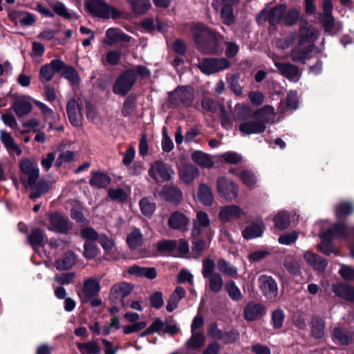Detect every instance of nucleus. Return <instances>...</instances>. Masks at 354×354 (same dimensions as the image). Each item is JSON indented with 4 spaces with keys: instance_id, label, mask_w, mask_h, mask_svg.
I'll use <instances>...</instances> for the list:
<instances>
[{
    "instance_id": "55",
    "label": "nucleus",
    "mask_w": 354,
    "mask_h": 354,
    "mask_svg": "<svg viewBox=\"0 0 354 354\" xmlns=\"http://www.w3.org/2000/svg\"><path fill=\"white\" fill-rule=\"evenodd\" d=\"M142 234L138 229H134L127 237V242L131 248H136L142 243Z\"/></svg>"
},
{
    "instance_id": "28",
    "label": "nucleus",
    "mask_w": 354,
    "mask_h": 354,
    "mask_svg": "<svg viewBox=\"0 0 354 354\" xmlns=\"http://www.w3.org/2000/svg\"><path fill=\"white\" fill-rule=\"evenodd\" d=\"M130 37L121 32L120 29L111 28L106 31V38L103 42L109 45H113L122 40L128 41Z\"/></svg>"
},
{
    "instance_id": "26",
    "label": "nucleus",
    "mask_w": 354,
    "mask_h": 354,
    "mask_svg": "<svg viewBox=\"0 0 354 354\" xmlns=\"http://www.w3.org/2000/svg\"><path fill=\"white\" fill-rule=\"evenodd\" d=\"M179 176L184 183L189 185L199 176V170L192 164H186L179 169Z\"/></svg>"
},
{
    "instance_id": "54",
    "label": "nucleus",
    "mask_w": 354,
    "mask_h": 354,
    "mask_svg": "<svg viewBox=\"0 0 354 354\" xmlns=\"http://www.w3.org/2000/svg\"><path fill=\"white\" fill-rule=\"evenodd\" d=\"M353 211V207L349 203H339L335 209V215L338 218L348 216Z\"/></svg>"
},
{
    "instance_id": "3",
    "label": "nucleus",
    "mask_w": 354,
    "mask_h": 354,
    "mask_svg": "<svg viewBox=\"0 0 354 354\" xmlns=\"http://www.w3.org/2000/svg\"><path fill=\"white\" fill-rule=\"evenodd\" d=\"M351 231L354 232V227L350 229L344 223H337L333 227L320 234V238L322 240L319 246L320 251L327 255L331 253L337 254V253L332 247L330 241L333 239H346Z\"/></svg>"
},
{
    "instance_id": "20",
    "label": "nucleus",
    "mask_w": 354,
    "mask_h": 354,
    "mask_svg": "<svg viewBox=\"0 0 354 354\" xmlns=\"http://www.w3.org/2000/svg\"><path fill=\"white\" fill-rule=\"evenodd\" d=\"M66 112L70 122L75 127H80L82 124L83 115L79 102L72 98L68 100L66 106Z\"/></svg>"
},
{
    "instance_id": "19",
    "label": "nucleus",
    "mask_w": 354,
    "mask_h": 354,
    "mask_svg": "<svg viewBox=\"0 0 354 354\" xmlns=\"http://www.w3.org/2000/svg\"><path fill=\"white\" fill-rule=\"evenodd\" d=\"M266 312V308L264 305L252 301L246 304L243 310V317L247 321H255L261 319Z\"/></svg>"
},
{
    "instance_id": "48",
    "label": "nucleus",
    "mask_w": 354,
    "mask_h": 354,
    "mask_svg": "<svg viewBox=\"0 0 354 354\" xmlns=\"http://www.w3.org/2000/svg\"><path fill=\"white\" fill-rule=\"evenodd\" d=\"M132 10L137 14H143L151 8L149 0H127Z\"/></svg>"
},
{
    "instance_id": "7",
    "label": "nucleus",
    "mask_w": 354,
    "mask_h": 354,
    "mask_svg": "<svg viewBox=\"0 0 354 354\" xmlns=\"http://www.w3.org/2000/svg\"><path fill=\"white\" fill-rule=\"evenodd\" d=\"M136 80L133 69L125 71L116 80L113 91L116 95H125L129 92Z\"/></svg>"
},
{
    "instance_id": "10",
    "label": "nucleus",
    "mask_w": 354,
    "mask_h": 354,
    "mask_svg": "<svg viewBox=\"0 0 354 354\" xmlns=\"http://www.w3.org/2000/svg\"><path fill=\"white\" fill-rule=\"evenodd\" d=\"M230 66L226 58H207L198 63V68L205 74L211 75L220 71L225 70Z\"/></svg>"
},
{
    "instance_id": "31",
    "label": "nucleus",
    "mask_w": 354,
    "mask_h": 354,
    "mask_svg": "<svg viewBox=\"0 0 354 354\" xmlns=\"http://www.w3.org/2000/svg\"><path fill=\"white\" fill-rule=\"evenodd\" d=\"M186 291L181 286H177L174 291L171 294L166 306L168 312H173L177 308L180 301L185 296Z\"/></svg>"
},
{
    "instance_id": "44",
    "label": "nucleus",
    "mask_w": 354,
    "mask_h": 354,
    "mask_svg": "<svg viewBox=\"0 0 354 354\" xmlns=\"http://www.w3.org/2000/svg\"><path fill=\"white\" fill-rule=\"evenodd\" d=\"M131 290L132 288L129 283H120L112 287L111 293L115 299H122L124 297L128 295Z\"/></svg>"
},
{
    "instance_id": "13",
    "label": "nucleus",
    "mask_w": 354,
    "mask_h": 354,
    "mask_svg": "<svg viewBox=\"0 0 354 354\" xmlns=\"http://www.w3.org/2000/svg\"><path fill=\"white\" fill-rule=\"evenodd\" d=\"M237 1L238 0H216L212 3L215 10H220L221 17L227 25H230L234 21L233 6Z\"/></svg>"
},
{
    "instance_id": "40",
    "label": "nucleus",
    "mask_w": 354,
    "mask_h": 354,
    "mask_svg": "<svg viewBox=\"0 0 354 354\" xmlns=\"http://www.w3.org/2000/svg\"><path fill=\"white\" fill-rule=\"evenodd\" d=\"M192 160L196 164L202 167L211 168L214 165V161L209 155L201 151H196L191 156Z\"/></svg>"
},
{
    "instance_id": "24",
    "label": "nucleus",
    "mask_w": 354,
    "mask_h": 354,
    "mask_svg": "<svg viewBox=\"0 0 354 354\" xmlns=\"http://www.w3.org/2000/svg\"><path fill=\"white\" fill-rule=\"evenodd\" d=\"M12 108L16 115L19 117H24L28 115L32 110V106L27 96L15 97Z\"/></svg>"
},
{
    "instance_id": "51",
    "label": "nucleus",
    "mask_w": 354,
    "mask_h": 354,
    "mask_svg": "<svg viewBox=\"0 0 354 354\" xmlns=\"http://www.w3.org/2000/svg\"><path fill=\"white\" fill-rule=\"evenodd\" d=\"M140 208L145 216H151L156 209V203L151 198L145 197L140 201Z\"/></svg>"
},
{
    "instance_id": "52",
    "label": "nucleus",
    "mask_w": 354,
    "mask_h": 354,
    "mask_svg": "<svg viewBox=\"0 0 354 354\" xmlns=\"http://www.w3.org/2000/svg\"><path fill=\"white\" fill-rule=\"evenodd\" d=\"M31 188H32V192L30 194V198L35 199L40 197L41 194L47 192L50 189V185L44 181H39Z\"/></svg>"
},
{
    "instance_id": "18",
    "label": "nucleus",
    "mask_w": 354,
    "mask_h": 354,
    "mask_svg": "<svg viewBox=\"0 0 354 354\" xmlns=\"http://www.w3.org/2000/svg\"><path fill=\"white\" fill-rule=\"evenodd\" d=\"M45 225L50 231L61 233L66 232L71 228L68 221L57 213L49 214L48 222Z\"/></svg>"
},
{
    "instance_id": "57",
    "label": "nucleus",
    "mask_w": 354,
    "mask_h": 354,
    "mask_svg": "<svg viewBox=\"0 0 354 354\" xmlns=\"http://www.w3.org/2000/svg\"><path fill=\"white\" fill-rule=\"evenodd\" d=\"M53 10L57 15L66 19H77L78 17L75 14L69 12L63 3L59 1L54 4Z\"/></svg>"
},
{
    "instance_id": "21",
    "label": "nucleus",
    "mask_w": 354,
    "mask_h": 354,
    "mask_svg": "<svg viewBox=\"0 0 354 354\" xmlns=\"http://www.w3.org/2000/svg\"><path fill=\"white\" fill-rule=\"evenodd\" d=\"M245 214L243 209L239 205H230L223 207L219 213L218 218L223 222L237 220Z\"/></svg>"
},
{
    "instance_id": "9",
    "label": "nucleus",
    "mask_w": 354,
    "mask_h": 354,
    "mask_svg": "<svg viewBox=\"0 0 354 354\" xmlns=\"http://www.w3.org/2000/svg\"><path fill=\"white\" fill-rule=\"evenodd\" d=\"M216 188L219 195L227 201H234L238 196L239 186L225 177H219L217 179Z\"/></svg>"
},
{
    "instance_id": "41",
    "label": "nucleus",
    "mask_w": 354,
    "mask_h": 354,
    "mask_svg": "<svg viewBox=\"0 0 354 354\" xmlns=\"http://www.w3.org/2000/svg\"><path fill=\"white\" fill-rule=\"evenodd\" d=\"M10 16L16 23L24 26H30L35 20L33 15L23 11H12Z\"/></svg>"
},
{
    "instance_id": "32",
    "label": "nucleus",
    "mask_w": 354,
    "mask_h": 354,
    "mask_svg": "<svg viewBox=\"0 0 354 354\" xmlns=\"http://www.w3.org/2000/svg\"><path fill=\"white\" fill-rule=\"evenodd\" d=\"M129 274L142 277H145L149 279H153L156 277L157 272L154 268H145L134 265L128 269Z\"/></svg>"
},
{
    "instance_id": "45",
    "label": "nucleus",
    "mask_w": 354,
    "mask_h": 354,
    "mask_svg": "<svg viewBox=\"0 0 354 354\" xmlns=\"http://www.w3.org/2000/svg\"><path fill=\"white\" fill-rule=\"evenodd\" d=\"M273 221L277 228L285 230L290 225V214L286 211H280L275 215Z\"/></svg>"
},
{
    "instance_id": "6",
    "label": "nucleus",
    "mask_w": 354,
    "mask_h": 354,
    "mask_svg": "<svg viewBox=\"0 0 354 354\" xmlns=\"http://www.w3.org/2000/svg\"><path fill=\"white\" fill-rule=\"evenodd\" d=\"M22 172L21 180L26 187H32L39 176V169L37 163L29 160H23L20 163Z\"/></svg>"
},
{
    "instance_id": "30",
    "label": "nucleus",
    "mask_w": 354,
    "mask_h": 354,
    "mask_svg": "<svg viewBox=\"0 0 354 354\" xmlns=\"http://www.w3.org/2000/svg\"><path fill=\"white\" fill-rule=\"evenodd\" d=\"M162 196L167 201L178 205L182 200L181 191L174 186H167L162 189Z\"/></svg>"
},
{
    "instance_id": "36",
    "label": "nucleus",
    "mask_w": 354,
    "mask_h": 354,
    "mask_svg": "<svg viewBox=\"0 0 354 354\" xmlns=\"http://www.w3.org/2000/svg\"><path fill=\"white\" fill-rule=\"evenodd\" d=\"M335 294L346 300L354 301V288L346 283H339L333 286Z\"/></svg>"
},
{
    "instance_id": "56",
    "label": "nucleus",
    "mask_w": 354,
    "mask_h": 354,
    "mask_svg": "<svg viewBox=\"0 0 354 354\" xmlns=\"http://www.w3.org/2000/svg\"><path fill=\"white\" fill-rule=\"evenodd\" d=\"M256 115L259 116L266 124L270 120V117L275 115L274 109L270 105H266L255 112Z\"/></svg>"
},
{
    "instance_id": "38",
    "label": "nucleus",
    "mask_w": 354,
    "mask_h": 354,
    "mask_svg": "<svg viewBox=\"0 0 354 354\" xmlns=\"http://www.w3.org/2000/svg\"><path fill=\"white\" fill-rule=\"evenodd\" d=\"M197 196L198 201L204 205L209 206L213 203V193L211 188L206 184L199 186Z\"/></svg>"
},
{
    "instance_id": "33",
    "label": "nucleus",
    "mask_w": 354,
    "mask_h": 354,
    "mask_svg": "<svg viewBox=\"0 0 354 354\" xmlns=\"http://www.w3.org/2000/svg\"><path fill=\"white\" fill-rule=\"evenodd\" d=\"M77 257L72 252H67L55 262V266L57 270H68L75 263Z\"/></svg>"
},
{
    "instance_id": "47",
    "label": "nucleus",
    "mask_w": 354,
    "mask_h": 354,
    "mask_svg": "<svg viewBox=\"0 0 354 354\" xmlns=\"http://www.w3.org/2000/svg\"><path fill=\"white\" fill-rule=\"evenodd\" d=\"M236 175L240 178L245 185L250 189L254 187L257 182V179L252 171L247 169H243L237 173Z\"/></svg>"
},
{
    "instance_id": "8",
    "label": "nucleus",
    "mask_w": 354,
    "mask_h": 354,
    "mask_svg": "<svg viewBox=\"0 0 354 354\" xmlns=\"http://www.w3.org/2000/svg\"><path fill=\"white\" fill-rule=\"evenodd\" d=\"M286 6L279 5L275 7H266L258 15L257 21L261 24L268 21L271 25L278 24L282 19Z\"/></svg>"
},
{
    "instance_id": "29",
    "label": "nucleus",
    "mask_w": 354,
    "mask_h": 354,
    "mask_svg": "<svg viewBox=\"0 0 354 354\" xmlns=\"http://www.w3.org/2000/svg\"><path fill=\"white\" fill-rule=\"evenodd\" d=\"M205 342V337L202 332H192V336L185 342L187 351H195L203 347Z\"/></svg>"
},
{
    "instance_id": "34",
    "label": "nucleus",
    "mask_w": 354,
    "mask_h": 354,
    "mask_svg": "<svg viewBox=\"0 0 354 354\" xmlns=\"http://www.w3.org/2000/svg\"><path fill=\"white\" fill-rule=\"evenodd\" d=\"M311 335L315 339H322L326 335L325 322L319 317H313L311 321Z\"/></svg>"
},
{
    "instance_id": "5",
    "label": "nucleus",
    "mask_w": 354,
    "mask_h": 354,
    "mask_svg": "<svg viewBox=\"0 0 354 354\" xmlns=\"http://www.w3.org/2000/svg\"><path fill=\"white\" fill-rule=\"evenodd\" d=\"M86 7L91 15L100 18H116L120 15L117 9L102 0H88Z\"/></svg>"
},
{
    "instance_id": "35",
    "label": "nucleus",
    "mask_w": 354,
    "mask_h": 354,
    "mask_svg": "<svg viewBox=\"0 0 354 354\" xmlns=\"http://www.w3.org/2000/svg\"><path fill=\"white\" fill-rule=\"evenodd\" d=\"M304 258L309 265L319 271L324 270L326 267L327 263L325 259L311 252H306L304 254Z\"/></svg>"
},
{
    "instance_id": "42",
    "label": "nucleus",
    "mask_w": 354,
    "mask_h": 354,
    "mask_svg": "<svg viewBox=\"0 0 354 354\" xmlns=\"http://www.w3.org/2000/svg\"><path fill=\"white\" fill-rule=\"evenodd\" d=\"M111 182L110 178L105 174L92 171V176L89 180L91 186L102 188L106 187Z\"/></svg>"
},
{
    "instance_id": "27",
    "label": "nucleus",
    "mask_w": 354,
    "mask_h": 354,
    "mask_svg": "<svg viewBox=\"0 0 354 354\" xmlns=\"http://www.w3.org/2000/svg\"><path fill=\"white\" fill-rule=\"evenodd\" d=\"M312 50L313 48L310 46L298 43L297 46L291 50L290 56L294 62H304L309 58Z\"/></svg>"
},
{
    "instance_id": "16",
    "label": "nucleus",
    "mask_w": 354,
    "mask_h": 354,
    "mask_svg": "<svg viewBox=\"0 0 354 354\" xmlns=\"http://www.w3.org/2000/svg\"><path fill=\"white\" fill-rule=\"evenodd\" d=\"M261 290L268 299H274L278 295V287L275 280L270 276L261 275L258 279Z\"/></svg>"
},
{
    "instance_id": "15",
    "label": "nucleus",
    "mask_w": 354,
    "mask_h": 354,
    "mask_svg": "<svg viewBox=\"0 0 354 354\" xmlns=\"http://www.w3.org/2000/svg\"><path fill=\"white\" fill-rule=\"evenodd\" d=\"M65 64L59 59H53L49 64L42 66L39 71V80L42 82L50 81L56 72L64 68Z\"/></svg>"
},
{
    "instance_id": "12",
    "label": "nucleus",
    "mask_w": 354,
    "mask_h": 354,
    "mask_svg": "<svg viewBox=\"0 0 354 354\" xmlns=\"http://www.w3.org/2000/svg\"><path fill=\"white\" fill-rule=\"evenodd\" d=\"M194 100V91L190 86H179L169 96V101L174 106H190Z\"/></svg>"
},
{
    "instance_id": "59",
    "label": "nucleus",
    "mask_w": 354,
    "mask_h": 354,
    "mask_svg": "<svg viewBox=\"0 0 354 354\" xmlns=\"http://www.w3.org/2000/svg\"><path fill=\"white\" fill-rule=\"evenodd\" d=\"M295 39L296 33L291 32L284 38L277 39L276 40V46L279 49H286L294 43Z\"/></svg>"
},
{
    "instance_id": "39",
    "label": "nucleus",
    "mask_w": 354,
    "mask_h": 354,
    "mask_svg": "<svg viewBox=\"0 0 354 354\" xmlns=\"http://www.w3.org/2000/svg\"><path fill=\"white\" fill-rule=\"evenodd\" d=\"M334 339L340 344L348 345L353 340V333L340 327H335L333 330Z\"/></svg>"
},
{
    "instance_id": "62",
    "label": "nucleus",
    "mask_w": 354,
    "mask_h": 354,
    "mask_svg": "<svg viewBox=\"0 0 354 354\" xmlns=\"http://www.w3.org/2000/svg\"><path fill=\"white\" fill-rule=\"evenodd\" d=\"M215 269V263L210 259H205L203 261L202 274L204 278L213 274Z\"/></svg>"
},
{
    "instance_id": "64",
    "label": "nucleus",
    "mask_w": 354,
    "mask_h": 354,
    "mask_svg": "<svg viewBox=\"0 0 354 354\" xmlns=\"http://www.w3.org/2000/svg\"><path fill=\"white\" fill-rule=\"evenodd\" d=\"M84 257L87 259H93L97 254V248L96 245L86 241L84 245Z\"/></svg>"
},
{
    "instance_id": "49",
    "label": "nucleus",
    "mask_w": 354,
    "mask_h": 354,
    "mask_svg": "<svg viewBox=\"0 0 354 354\" xmlns=\"http://www.w3.org/2000/svg\"><path fill=\"white\" fill-rule=\"evenodd\" d=\"M225 288L232 300L238 301L242 299L243 295L234 281H227Z\"/></svg>"
},
{
    "instance_id": "50",
    "label": "nucleus",
    "mask_w": 354,
    "mask_h": 354,
    "mask_svg": "<svg viewBox=\"0 0 354 354\" xmlns=\"http://www.w3.org/2000/svg\"><path fill=\"white\" fill-rule=\"evenodd\" d=\"M206 278L208 279V285L211 291L217 293L222 290L223 281L220 274L214 273Z\"/></svg>"
},
{
    "instance_id": "53",
    "label": "nucleus",
    "mask_w": 354,
    "mask_h": 354,
    "mask_svg": "<svg viewBox=\"0 0 354 354\" xmlns=\"http://www.w3.org/2000/svg\"><path fill=\"white\" fill-rule=\"evenodd\" d=\"M64 68L63 77L68 80L71 85H78L80 82V78L76 70L71 66H64Z\"/></svg>"
},
{
    "instance_id": "37",
    "label": "nucleus",
    "mask_w": 354,
    "mask_h": 354,
    "mask_svg": "<svg viewBox=\"0 0 354 354\" xmlns=\"http://www.w3.org/2000/svg\"><path fill=\"white\" fill-rule=\"evenodd\" d=\"M0 140L9 151L13 152L17 156H20L22 153L20 147L15 142L13 138L9 133L1 130Z\"/></svg>"
},
{
    "instance_id": "46",
    "label": "nucleus",
    "mask_w": 354,
    "mask_h": 354,
    "mask_svg": "<svg viewBox=\"0 0 354 354\" xmlns=\"http://www.w3.org/2000/svg\"><path fill=\"white\" fill-rule=\"evenodd\" d=\"M77 347L82 354H100L101 348L95 341L85 343H78Z\"/></svg>"
},
{
    "instance_id": "11",
    "label": "nucleus",
    "mask_w": 354,
    "mask_h": 354,
    "mask_svg": "<svg viewBox=\"0 0 354 354\" xmlns=\"http://www.w3.org/2000/svg\"><path fill=\"white\" fill-rule=\"evenodd\" d=\"M174 174L172 168L162 161H156L149 169V176L156 182L169 180Z\"/></svg>"
},
{
    "instance_id": "58",
    "label": "nucleus",
    "mask_w": 354,
    "mask_h": 354,
    "mask_svg": "<svg viewBox=\"0 0 354 354\" xmlns=\"http://www.w3.org/2000/svg\"><path fill=\"white\" fill-rule=\"evenodd\" d=\"M217 267L220 272L226 275L232 276L237 272V269L224 259L218 261Z\"/></svg>"
},
{
    "instance_id": "25",
    "label": "nucleus",
    "mask_w": 354,
    "mask_h": 354,
    "mask_svg": "<svg viewBox=\"0 0 354 354\" xmlns=\"http://www.w3.org/2000/svg\"><path fill=\"white\" fill-rule=\"evenodd\" d=\"M264 230L262 221L258 220L252 222L243 231L242 235L245 239L249 240L261 236Z\"/></svg>"
},
{
    "instance_id": "63",
    "label": "nucleus",
    "mask_w": 354,
    "mask_h": 354,
    "mask_svg": "<svg viewBox=\"0 0 354 354\" xmlns=\"http://www.w3.org/2000/svg\"><path fill=\"white\" fill-rule=\"evenodd\" d=\"M298 239V232L293 231L286 233L280 236L278 239L279 242L282 245H288L295 243Z\"/></svg>"
},
{
    "instance_id": "22",
    "label": "nucleus",
    "mask_w": 354,
    "mask_h": 354,
    "mask_svg": "<svg viewBox=\"0 0 354 354\" xmlns=\"http://www.w3.org/2000/svg\"><path fill=\"white\" fill-rule=\"evenodd\" d=\"M100 279L98 277H90L84 282L82 292L83 301L86 302L89 299L96 296L100 291Z\"/></svg>"
},
{
    "instance_id": "61",
    "label": "nucleus",
    "mask_w": 354,
    "mask_h": 354,
    "mask_svg": "<svg viewBox=\"0 0 354 354\" xmlns=\"http://www.w3.org/2000/svg\"><path fill=\"white\" fill-rule=\"evenodd\" d=\"M299 19V12L296 8H290L284 16V22L288 26L296 24Z\"/></svg>"
},
{
    "instance_id": "14",
    "label": "nucleus",
    "mask_w": 354,
    "mask_h": 354,
    "mask_svg": "<svg viewBox=\"0 0 354 354\" xmlns=\"http://www.w3.org/2000/svg\"><path fill=\"white\" fill-rule=\"evenodd\" d=\"M319 32L318 30L307 22L302 23L299 29V40L298 43L310 46L313 48L314 43L317 39Z\"/></svg>"
},
{
    "instance_id": "4",
    "label": "nucleus",
    "mask_w": 354,
    "mask_h": 354,
    "mask_svg": "<svg viewBox=\"0 0 354 354\" xmlns=\"http://www.w3.org/2000/svg\"><path fill=\"white\" fill-rule=\"evenodd\" d=\"M211 219L208 214L203 210H197L192 220L191 236L192 238L201 237L205 234L211 240L214 232L211 228Z\"/></svg>"
},
{
    "instance_id": "60",
    "label": "nucleus",
    "mask_w": 354,
    "mask_h": 354,
    "mask_svg": "<svg viewBox=\"0 0 354 354\" xmlns=\"http://www.w3.org/2000/svg\"><path fill=\"white\" fill-rule=\"evenodd\" d=\"M75 272L62 273L57 274L55 277V280L60 285H68L75 282Z\"/></svg>"
},
{
    "instance_id": "17",
    "label": "nucleus",
    "mask_w": 354,
    "mask_h": 354,
    "mask_svg": "<svg viewBox=\"0 0 354 354\" xmlns=\"http://www.w3.org/2000/svg\"><path fill=\"white\" fill-rule=\"evenodd\" d=\"M190 222L189 216L180 211L174 212L168 218V225L170 228L180 232L188 230Z\"/></svg>"
},
{
    "instance_id": "2",
    "label": "nucleus",
    "mask_w": 354,
    "mask_h": 354,
    "mask_svg": "<svg viewBox=\"0 0 354 354\" xmlns=\"http://www.w3.org/2000/svg\"><path fill=\"white\" fill-rule=\"evenodd\" d=\"M195 42L201 46V50L208 53H216L221 50L217 42L221 36L203 24H198L192 28Z\"/></svg>"
},
{
    "instance_id": "1",
    "label": "nucleus",
    "mask_w": 354,
    "mask_h": 354,
    "mask_svg": "<svg viewBox=\"0 0 354 354\" xmlns=\"http://www.w3.org/2000/svg\"><path fill=\"white\" fill-rule=\"evenodd\" d=\"M239 112L237 118L241 121L239 125L240 131L245 135L259 134L265 131L266 124L254 112L252 115L248 117L251 113V109L245 104H239L237 106Z\"/></svg>"
},
{
    "instance_id": "23",
    "label": "nucleus",
    "mask_w": 354,
    "mask_h": 354,
    "mask_svg": "<svg viewBox=\"0 0 354 354\" xmlns=\"http://www.w3.org/2000/svg\"><path fill=\"white\" fill-rule=\"evenodd\" d=\"M274 64L281 75L290 81L297 82L301 77L298 67L289 63H280L274 61Z\"/></svg>"
},
{
    "instance_id": "43",
    "label": "nucleus",
    "mask_w": 354,
    "mask_h": 354,
    "mask_svg": "<svg viewBox=\"0 0 354 354\" xmlns=\"http://www.w3.org/2000/svg\"><path fill=\"white\" fill-rule=\"evenodd\" d=\"M46 241V237L44 232L37 228L33 229L28 236V242L34 249L42 245Z\"/></svg>"
}]
</instances>
